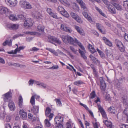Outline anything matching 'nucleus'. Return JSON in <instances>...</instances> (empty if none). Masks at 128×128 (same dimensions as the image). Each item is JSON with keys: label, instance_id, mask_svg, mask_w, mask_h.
Here are the masks:
<instances>
[{"label": "nucleus", "instance_id": "obj_21", "mask_svg": "<svg viewBox=\"0 0 128 128\" xmlns=\"http://www.w3.org/2000/svg\"><path fill=\"white\" fill-rule=\"evenodd\" d=\"M88 48L89 50L90 51L92 54H93L94 53L96 52V50L92 45L89 44L88 46Z\"/></svg>", "mask_w": 128, "mask_h": 128}, {"label": "nucleus", "instance_id": "obj_49", "mask_svg": "<svg viewBox=\"0 0 128 128\" xmlns=\"http://www.w3.org/2000/svg\"><path fill=\"white\" fill-rule=\"evenodd\" d=\"M5 116L6 118L5 120V121L6 122H9L11 119L10 115L6 114V116Z\"/></svg>", "mask_w": 128, "mask_h": 128}, {"label": "nucleus", "instance_id": "obj_18", "mask_svg": "<svg viewBox=\"0 0 128 128\" xmlns=\"http://www.w3.org/2000/svg\"><path fill=\"white\" fill-rule=\"evenodd\" d=\"M99 110L101 113L104 118L107 119V117L106 112L102 108H101L100 107L99 108Z\"/></svg>", "mask_w": 128, "mask_h": 128}, {"label": "nucleus", "instance_id": "obj_11", "mask_svg": "<svg viewBox=\"0 0 128 128\" xmlns=\"http://www.w3.org/2000/svg\"><path fill=\"white\" fill-rule=\"evenodd\" d=\"M33 22L31 18L26 19L24 22V26L26 28L31 27L33 25Z\"/></svg>", "mask_w": 128, "mask_h": 128}, {"label": "nucleus", "instance_id": "obj_31", "mask_svg": "<svg viewBox=\"0 0 128 128\" xmlns=\"http://www.w3.org/2000/svg\"><path fill=\"white\" fill-rule=\"evenodd\" d=\"M27 2L26 0H22L20 1L19 2L20 6L21 8H24Z\"/></svg>", "mask_w": 128, "mask_h": 128}, {"label": "nucleus", "instance_id": "obj_20", "mask_svg": "<svg viewBox=\"0 0 128 128\" xmlns=\"http://www.w3.org/2000/svg\"><path fill=\"white\" fill-rule=\"evenodd\" d=\"M18 105L19 107L20 108H22L23 106V98L20 95L19 96L18 98Z\"/></svg>", "mask_w": 128, "mask_h": 128}, {"label": "nucleus", "instance_id": "obj_28", "mask_svg": "<svg viewBox=\"0 0 128 128\" xmlns=\"http://www.w3.org/2000/svg\"><path fill=\"white\" fill-rule=\"evenodd\" d=\"M95 8L96 10L102 16L105 17H106V15L104 14V13L102 12L101 10L99 8L96 6H95Z\"/></svg>", "mask_w": 128, "mask_h": 128}, {"label": "nucleus", "instance_id": "obj_47", "mask_svg": "<svg viewBox=\"0 0 128 128\" xmlns=\"http://www.w3.org/2000/svg\"><path fill=\"white\" fill-rule=\"evenodd\" d=\"M34 98V96H32L30 101V103L33 106L35 104Z\"/></svg>", "mask_w": 128, "mask_h": 128}, {"label": "nucleus", "instance_id": "obj_30", "mask_svg": "<svg viewBox=\"0 0 128 128\" xmlns=\"http://www.w3.org/2000/svg\"><path fill=\"white\" fill-rule=\"evenodd\" d=\"M112 4L117 10H122V8L120 5L116 3H114Z\"/></svg>", "mask_w": 128, "mask_h": 128}, {"label": "nucleus", "instance_id": "obj_35", "mask_svg": "<svg viewBox=\"0 0 128 128\" xmlns=\"http://www.w3.org/2000/svg\"><path fill=\"white\" fill-rule=\"evenodd\" d=\"M83 83V82L80 80L75 81L74 82V84L77 86H79L82 84Z\"/></svg>", "mask_w": 128, "mask_h": 128}, {"label": "nucleus", "instance_id": "obj_33", "mask_svg": "<svg viewBox=\"0 0 128 128\" xmlns=\"http://www.w3.org/2000/svg\"><path fill=\"white\" fill-rule=\"evenodd\" d=\"M123 5L126 10L128 12V1L126 0L124 1Z\"/></svg>", "mask_w": 128, "mask_h": 128}, {"label": "nucleus", "instance_id": "obj_10", "mask_svg": "<svg viewBox=\"0 0 128 128\" xmlns=\"http://www.w3.org/2000/svg\"><path fill=\"white\" fill-rule=\"evenodd\" d=\"M51 111V110L50 108L48 107L46 108L45 111V115L46 116L48 117L49 118L50 120H52L54 116L53 113H50Z\"/></svg>", "mask_w": 128, "mask_h": 128}, {"label": "nucleus", "instance_id": "obj_3", "mask_svg": "<svg viewBox=\"0 0 128 128\" xmlns=\"http://www.w3.org/2000/svg\"><path fill=\"white\" fill-rule=\"evenodd\" d=\"M78 44L80 47L81 49L83 50H81L80 49H79V52L81 56L84 59H87V57L85 54L86 53V51L85 48L82 44L78 40V42L76 43V45Z\"/></svg>", "mask_w": 128, "mask_h": 128}, {"label": "nucleus", "instance_id": "obj_9", "mask_svg": "<svg viewBox=\"0 0 128 128\" xmlns=\"http://www.w3.org/2000/svg\"><path fill=\"white\" fill-rule=\"evenodd\" d=\"M6 3L11 7L15 6L18 3L16 0H5Z\"/></svg>", "mask_w": 128, "mask_h": 128}, {"label": "nucleus", "instance_id": "obj_27", "mask_svg": "<svg viewBox=\"0 0 128 128\" xmlns=\"http://www.w3.org/2000/svg\"><path fill=\"white\" fill-rule=\"evenodd\" d=\"M123 103L127 105H128V98L126 96H124L122 98Z\"/></svg>", "mask_w": 128, "mask_h": 128}, {"label": "nucleus", "instance_id": "obj_4", "mask_svg": "<svg viewBox=\"0 0 128 128\" xmlns=\"http://www.w3.org/2000/svg\"><path fill=\"white\" fill-rule=\"evenodd\" d=\"M48 42L54 44L56 46V45L54 43L59 44L61 43V42L59 39L55 36L49 35L48 36Z\"/></svg>", "mask_w": 128, "mask_h": 128}, {"label": "nucleus", "instance_id": "obj_43", "mask_svg": "<svg viewBox=\"0 0 128 128\" xmlns=\"http://www.w3.org/2000/svg\"><path fill=\"white\" fill-rule=\"evenodd\" d=\"M72 7L73 9L76 11H78L79 10L78 6L75 3L74 4Z\"/></svg>", "mask_w": 128, "mask_h": 128}, {"label": "nucleus", "instance_id": "obj_24", "mask_svg": "<svg viewBox=\"0 0 128 128\" xmlns=\"http://www.w3.org/2000/svg\"><path fill=\"white\" fill-rule=\"evenodd\" d=\"M103 122L107 127H109L110 128L112 127V124L111 122L106 120H104Z\"/></svg>", "mask_w": 128, "mask_h": 128}, {"label": "nucleus", "instance_id": "obj_34", "mask_svg": "<svg viewBox=\"0 0 128 128\" xmlns=\"http://www.w3.org/2000/svg\"><path fill=\"white\" fill-rule=\"evenodd\" d=\"M39 108V107L38 106H33L32 111L34 114H36L38 112Z\"/></svg>", "mask_w": 128, "mask_h": 128}, {"label": "nucleus", "instance_id": "obj_44", "mask_svg": "<svg viewBox=\"0 0 128 128\" xmlns=\"http://www.w3.org/2000/svg\"><path fill=\"white\" fill-rule=\"evenodd\" d=\"M54 100L56 101L57 105L58 106H62V103L60 100L58 98H56Z\"/></svg>", "mask_w": 128, "mask_h": 128}, {"label": "nucleus", "instance_id": "obj_7", "mask_svg": "<svg viewBox=\"0 0 128 128\" xmlns=\"http://www.w3.org/2000/svg\"><path fill=\"white\" fill-rule=\"evenodd\" d=\"M70 15L72 17L80 23H82V20L80 16L72 12L70 13Z\"/></svg>", "mask_w": 128, "mask_h": 128}, {"label": "nucleus", "instance_id": "obj_46", "mask_svg": "<svg viewBox=\"0 0 128 128\" xmlns=\"http://www.w3.org/2000/svg\"><path fill=\"white\" fill-rule=\"evenodd\" d=\"M114 84L116 87L118 88H119L120 87V83L118 82V80H116L114 81Z\"/></svg>", "mask_w": 128, "mask_h": 128}, {"label": "nucleus", "instance_id": "obj_63", "mask_svg": "<svg viewBox=\"0 0 128 128\" xmlns=\"http://www.w3.org/2000/svg\"><path fill=\"white\" fill-rule=\"evenodd\" d=\"M66 128H72L71 124L69 122H67Z\"/></svg>", "mask_w": 128, "mask_h": 128}, {"label": "nucleus", "instance_id": "obj_62", "mask_svg": "<svg viewBox=\"0 0 128 128\" xmlns=\"http://www.w3.org/2000/svg\"><path fill=\"white\" fill-rule=\"evenodd\" d=\"M58 68V65L56 66H53L52 67L49 68V69H56Z\"/></svg>", "mask_w": 128, "mask_h": 128}, {"label": "nucleus", "instance_id": "obj_17", "mask_svg": "<svg viewBox=\"0 0 128 128\" xmlns=\"http://www.w3.org/2000/svg\"><path fill=\"white\" fill-rule=\"evenodd\" d=\"M77 2L80 5L81 7L84 10L87 11V8L86 7L85 4L82 0H76Z\"/></svg>", "mask_w": 128, "mask_h": 128}, {"label": "nucleus", "instance_id": "obj_54", "mask_svg": "<svg viewBox=\"0 0 128 128\" xmlns=\"http://www.w3.org/2000/svg\"><path fill=\"white\" fill-rule=\"evenodd\" d=\"M16 50L15 49L14 50H11L10 52H7V53L8 54H16L17 52H16Z\"/></svg>", "mask_w": 128, "mask_h": 128}, {"label": "nucleus", "instance_id": "obj_26", "mask_svg": "<svg viewBox=\"0 0 128 128\" xmlns=\"http://www.w3.org/2000/svg\"><path fill=\"white\" fill-rule=\"evenodd\" d=\"M108 111L111 113L114 114L116 112V110L114 109V107L112 106H110V107L108 108Z\"/></svg>", "mask_w": 128, "mask_h": 128}, {"label": "nucleus", "instance_id": "obj_5", "mask_svg": "<svg viewBox=\"0 0 128 128\" xmlns=\"http://www.w3.org/2000/svg\"><path fill=\"white\" fill-rule=\"evenodd\" d=\"M0 13L1 14H5L6 16L12 13V12L8 8L4 7H0Z\"/></svg>", "mask_w": 128, "mask_h": 128}, {"label": "nucleus", "instance_id": "obj_32", "mask_svg": "<svg viewBox=\"0 0 128 128\" xmlns=\"http://www.w3.org/2000/svg\"><path fill=\"white\" fill-rule=\"evenodd\" d=\"M32 8V5L28 2H27L24 8L25 9H30Z\"/></svg>", "mask_w": 128, "mask_h": 128}, {"label": "nucleus", "instance_id": "obj_45", "mask_svg": "<svg viewBox=\"0 0 128 128\" xmlns=\"http://www.w3.org/2000/svg\"><path fill=\"white\" fill-rule=\"evenodd\" d=\"M64 8L62 6H60L58 7V10L60 14L64 11Z\"/></svg>", "mask_w": 128, "mask_h": 128}, {"label": "nucleus", "instance_id": "obj_37", "mask_svg": "<svg viewBox=\"0 0 128 128\" xmlns=\"http://www.w3.org/2000/svg\"><path fill=\"white\" fill-rule=\"evenodd\" d=\"M95 121V122H92L94 128H98V127L100 126V124L98 122H96V120Z\"/></svg>", "mask_w": 128, "mask_h": 128}, {"label": "nucleus", "instance_id": "obj_22", "mask_svg": "<svg viewBox=\"0 0 128 128\" xmlns=\"http://www.w3.org/2000/svg\"><path fill=\"white\" fill-rule=\"evenodd\" d=\"M35 18L38 19H40L42 18V16L40 13L38 12H36L34 14Z\"/></svg>", "mask_w": 128, "mask_h": 128}, {"label": "nucleus", "instance_id": "obj_36", "mask_svg": "<svg viewBox=\"0 0 128 128\" xmlns=\"http://www.w3.org/2000/svg\"><path fill=\"white\" fill-rule=\"evenodd\" d=\"M37 28L38 30L40 32H42L44 31V26L41 25H39L38 26Z\"/></svg>", "mask_w": 128, "mask_h": 128}, {"label": "nucleus", "instance_id": "obj_53", "mask_svg": "<svg viewBox=\"0 0 128 128\" xmlns=\"http://www.w3.org/2000/svg\"><path fill=\"white\" fill-rule=\"evenodd\" d=\"M96 96V94L94 91L92 92L90 94V97L91 98H94Z\"/></svg>", "mask_w": 128, "mask_h": 128}, {"label": "nucleus", "instance_id": "obj_25", "mask_svg": "<svg viewBox=\"0 0 128 128\" xmlns=\"http://www.w3.org/2000/svg\"><path fill=\"white\" fill-rule=\"evenodd\" d=\"M10 14L8 15H10L9 16V18L11 20L14 21L17 20V17L16 16V15L14 14Z\"/></svg>", "mask_w": 128, "mask_h": 128}, {"label": "nucleus", "instance_id": "obj_52", "mask_svg": "<svg viewBox=\"0 0 128 128\" xmlns=\"http://www.w3.org/2000/svg\"><path fill=\"white\" fill-rule=\"evenodd\" d=\"M90 57L92 59L94 62H96V61L98 62V60H97L96 58L94 57L92 55H90Z\"/></svg>", "mask_w": 128, "mask_h": 128}, {"label": "nucleus", "instance_id": "obj_15", "mask_svg": "<svg viewBox=\"0 0 128 128\" xmlns=\"http://www.w3.org/2000/svg\"><path fill=\"white\" fill-rule=\"evenodd\" d=\"M74 28L77 32L80 34L84 35L85 34L82 28L77 26H75Z\"/></svg>", "mask_w": 128, "mask_h": 128}, {"label": "nucleus", "instance_id": "obj_14", "mask_svg": "<svg viewBox=\"0 0 128 128\" xmlns=\"http://www.w3.org/2000/svg\"><path fill=\"white\" fill-rule=\"evenodd\" d=\"M96 26L97 29L102 33L105 34L106 32V31L104 27L101 24L98 23L96 24Z\"/></svg>", "mask_w": 128, "mask_h": 128}, {"label": "nucleus", "instance_id": "obj_57", "mask_svg": "<svg viewBox=\"0 0 128 128\" xmlns=\"http://www.w3.org/2000/svg\"><path fill=\"white\" fill-rule=\"evenodd\" d=\"M46 11L50 15L52 14V10L50 8H48L47 9Z\"/></svg>", "mask_w": 128, "mask_h": 128}, {"label": "nucleus", "instance_id": "obj_58", "mask_svg": "<svg viewBox=\"0 0 128 128\" xmlns=\"http://www.w3.org/2000/svg\"><path fill=\"white\" fill-rule=\"evenodd\" d=\"M43 83V82L38 81H35V84H37V85L39 86H41L42 85Z\"/></svg>", "mask_w": 128, "mask_h": 128}, {"label": "nucleus", "instance_id": "obj_51", "mask_svg": "<svg viewBox=\"0 0 128 128\" xmlns=\"http://www.w3.org/2000/svg\"><path fill=\"white\" fill-rule=\"evenodd\" d=\"M6 116V114L5 112H4L2 113L1 112L0 115V118L1 119H3Z\"/></svg>", "mask_w": 128, "mask_h": 128}, {"label": "nucleus", "instance_id": "obj_64", "mask_svg": "<svg viewBox=\"0 0 128 128\" xmlns=\"http://www.w3.org/2000/svg\"><path fill=\"white\" fill-rule=\"evenodd\" d=\"M13 128H20L19 124L16 122L14 124V126Z\"/></svg>", "mask_w": 128, "mask_h": 128}, {"label": "nucleus", "instance_id": "obj_41", "mask_svg": "<svg viewBox=\"0 0 128 128\" xmlns=\"http://www.w3.org/2000/svg\"><path fill=\"white\" fill-rule=\"evenodd\" d=\"M97 50L101 58H104V54L102 51L100 50L98 48H97Z\"/></svg>", "mask_w": 128, "mask_h": 128}, {"label": "nucleus", "instance_id": "obj_13", "mask_svg": "<svg viewBox=\"0 0 128 128\" xmlns=\"http://www.w3.org/2000/svg\"><path fill=\"white\" fill-rule=\"evenodd\" d=\"M116 44L117 46L121 52H123L124 51L125 49L124 46L120 41L117 40Z\"/></svg>", "mask_w": 128, "mask_h": 128}, {"label": "nucleus", "instance_id": "obj_38", "mask_svg": "<svg viewBox=\"0 0 128 128\" xmlns=\"http://www.w3.org/2000/svg\"><path fill=\"white\" fill-rule=\"evenodd\" d=\"M16 45L17 46V48L15 49L16 50V52H19L20 50H23L24 48L25 47V46H20L18 48V45L17 44H16Z\"/></svg>", "mask_w": 128, "mask_h": 128}, {"label": "nucleus", "instance_id": "obj_8", "mask_svg": "<svg viewBox=\"0 0 128 128\" xmlns=\"http://www.w3.org/2000/svg\"><path fill=\"white\" fill-rule=\"evenodd\" d=\"M60 28L62 30L68 32L70 33L72 31V29L69 27L66 24H61Z\"/></svg>", "mask_w": 128, "mask_h": 128}, {"label": "nucleus", "instance_id": "obj_39", "mask_svg": "<svg viewBox=\"0 0 128 128\" xmlns=\"http://www.w3.org/2000/svg\"><path fill=\"white\" fill-rule=\"evenodd\" d=\"M61 14L66 18H68L69 17V14L65 10H64V11H63L61 13Z\"/></svg>", "mask_w": 128, "mask_h": 128}, {"label": "nucleus", "instance_id": "obj_12", "mask_svg": "<svg viewBox=\"0 0 128 128\" xmlns=\"http://www.w3.org/2000/svg\"><path fill=\"white\" fill-rule=\"evenodd\" d=\"M64 118L62 116H56L55 119V122L58 124H62Z\"/></svg>", "mask_w": 128, "mask_h": 128}, {"label": "nucleus", "instance_id": "obj_16", "mask_svg": "<svg viewBox=\"0 0 128 128\" xmlns=\"http://www.w3.org/2000/svg\"><path fill=\"white\" fill-rule=\"evenodd\" d=\"M19 114L20 116L23 119H26L27 118V114L26 112H24L22 109L20 110L19 111Z\"/></svg>", "mask_w": 128, "mask_h": 128}, {"label": "nucleus", "instance_id": "obj_2", "mask_svg": "<svg viewBox=\"0 0 128 128\" xmlns=\"http://www.w3.org/2000/svg\"><path fill=\"white\" fill-rule=\"evenodd\" d=\"M61 38L63 41L66 44L69 43L76 46V43L78 42V40L77 39L73 38L68 35L62 36Z\"/></svg>", "mask_w": 128, "mask_h": 128}, {"label": "nucleus", "instance_id": "obj_56", "mask_svg": "<svg viewBox=\"0 0 128 128\" xmlns=\"http://www.w3.org/2000/svg\"><path fill=\"white\" fill-rule=\"evenodd\" d=\"M120 128H128V125L121 124L120 126Z\"/></svg>", "mask_w": 128, "mask_h": 128}, {"label": "nucleus", "instance_id": "obj_6", "mask_svg": "<svg viewBox=\"0 0 128 128\" xmlns=\"http://www.w3.org/2000/svg\"><path fill=\"white\" fill-rule=\"evenodd\" d=\"M19 25L18 24H13L10 23H8L6 25V28L10 30H16L19 28Z\"/></svg>", "mask_w": 128, "mask_h": 128}, {"label": "nucleus", "instance_id": "obj_59", "mask_svg": "<svg viewBox=\"0 0 128 128\" xmlns=\"http://www.w3.org/2000/svg\"><path fill=\"white\" fill-rule=\"evenodd\" d=\"M50 15L54 18L56 19H58V18L57 16V14H54L52 12V14H50Z\"/></svg>", "mask_w": 128, "mask_h": 128}, {"label": "nucleus", "instance_id": "obj_48", "mask_svg": "<svg viewBox=\"0 0 128 128\" xmlns=\"http://www.w3.org/2000/svg\"><path fill=\"white\" fill-rule=\"evenodd\" d=\"M44 123L46 126L49 127L50 126L51 124L48 119H46L44 120Z\"/></svg>", "mask_w": 128, "mask_h": 128}, {"label": "nucleus", "instance_id": "obj_19", "mask_svg": "<svg viewBox=\"0 0 128 128\" xmlns=\"http://www.w3.org/2000/svg\"><path fill=\"white\" fill-rule=\"evenodd\" d=\"M108 6V10L111 13L114 14L116 12V11L115 8L114 6L112 5L109 4V3L108 5H106Z\"/></svg>", "mask_w": 128, "mask_h": 128}, {"label": "nucleus", "instance_id": "obj_61", "mask_svg": "<svg viewBox=\"0 0 128 128\" xmlns=\"http://www.w3.org/2000/svg\"><path fill=\"white\" fill-rule=\"evenodd\" d=\"M70 48L72 51L74 52V54H76L77 52V50L74 49L73 47L72 46H70Z\"/></svg>", "mask_w": 128, "mask_h": 128}, {"label": "nucleus", "instance_id": "obj_1", "mask_svg": "<svg viewBox=\"0 0 128 128\" xmlns=\"http://www.w3.org/2000/svg\"><path fill=\"white\" fill-rule=\"evenodd\" d=\"M4 100L5 102H8V106L10 110L11 111L15 110L16 107L14 102L11 100L12 98V93L11 91L4 94Z\"/></svg>", "mask_w": 128, "mask_h": 128}, {"label": "nucleus", "instance_id": "obj_55", "mask_svg": "<svg viewBox=\"0 0 128 128\" xmlns=\"http://www.w3.org/2000/svg\"><path fill=\"white\" fill-rule=\"evenodd\" d=\"M35 81H36V80L32 79L30 80L28 82L29 85H32V86L34 83L35 84Z\"/></svg>", "mask_w": 128, "mask_h": 128}, {"label": "nucleus", "instance_id": "obj_50", "mask_svg": "<svg viewBox=\"0 0 128 128\" xmlns=\"http://www.w3.org/2000/svg\"><path fill=\"white\" fill-rule=\"evenodd\" d=\"M17 17V20H23L24 19V16L22 14L19 15H18Z\"/></svg>", "mask_w": 128, "mask_h": 128}, {"label": "nucleus", "instance_id": "obj_60", "mask_svg": "<svg viewBox=\"0 0 128 128\" xmlns=\"http://www.w3.org/2000/svg\"><path fill=\"white\" fill-rule=\"evenodd\" d=\"M39 50V49L36 48V47H34L30 49L31 51L36 52Z\"/></svg>", "mask_w": 128, "mask_h": 128}, {"label": "nucleus", "instance_id": "obj_42", "mask_svg": "<svg viewBox=\"0 0 128 128\" xmlns=\"http://www.w3.org/2000/svg\"><path fill=\"white\" fill-rule=\"evenodd\" d=\"M101 84L100 88L102 91H104L105 90L106 86V84L105 83L102 82Z\"/></svg>", "mask_w": 128, "mask_h": 128}, {"label": "nucleus", "instance_id": "obj_23", "mask_svg": "<svg viewBox=\"0 0 128 128\" xmlns=\"http://www.w3.org/2000/svg\"><path fill=\"white\" fill-rule=\"evenodd\" d=\"M103 40L104 41L105 44L108 46L111 47L112 46V44L109 40L105 37L103 38Z\"/></svg>", "mask_w": 128, "mask_h": 128}, {"label": "nucleus", "instance_id": "obj_29", "mask_svg": "<svg viewBox=\"0 0 128 128\" xmlns=\"http://www.w3.org/2000/svg\"><path fill=\"white\" fill-rule=\"evenodd\" d=\"M60 2L66 6H70V4L67 0H58Z\"/></svg>", "mask_w": 128, "mask_h": 128}, {"label": "nucleus", "instance_id": "obj_40", "mask_svg": "<svg viewBox=\"0 0 128 128\" xmlns=\"http://www.w3.org/2000/svg\"><path fill=\"white\" fill-rule=\"evenodd\" d=\"M87 20L91 24H94L95 23V21L94 20H92L90 16H88L86 18Z\"/></svg>", "mask_w": 128, "mask_h": 128}]
</instances>
